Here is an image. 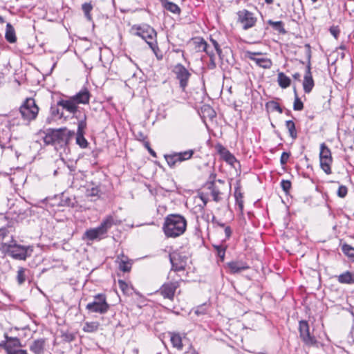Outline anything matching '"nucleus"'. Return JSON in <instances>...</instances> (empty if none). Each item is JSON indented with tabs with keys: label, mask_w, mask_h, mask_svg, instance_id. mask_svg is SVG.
I'll list each match as a JSON object with an SVG mask.
<instances>
[{
	"label": "nucleus",
	"mask_w": 354,
	"mask_h": 354,
	"mask_svg": "<svg viewBox=\"0 0 354 354\" xmlns=\"http://www.w3.org/2000/svg\"><path fill=\"white\" fill-rule=\"evenodd\" d=\"M74 136L75 132L66 127L48 129L43 140L46 145H53L56 150L65 149Z\"/></svg>",
	"instance_id": "1"
},
{
	"label": "nucleus",
	"mask_w": 354,
	"mask_h": 354,
	"mask_svg": "<svg viewBox=\"0 0 354 354\" xmlns=\"http://www.w3.org/2000/svg\"><path fill=\"white\" fill-rule=\"evenodd\" d=\"M187 229V220L178 214H171L165 218L162 230L167 238H176L183 235Z\"/></svg>",
	"instance_id": "2"
},
{
	"label": "nucleus",
	"mask_w": 354,
	"mask_h": 354,
	"mask_svg": "<svg viewBox=\"0 0 354 354\" xmlns=\"http://www.w3.org/2000/svg\"><path fill=\"white\" fill-rule=\"evenodd\" d=\"M120 223V221L115 218L113 216L108 215L102 220L98 227L87 230L84 236L90 241L101 240L106 237L108 231L113 225H117Z\"/></svg>",
	"instance_id": "3"
},
{
	"label": "nucleus",
	"mask_w": 354,
	"mask_h": 354,
	"mask_svg": "<svg viewBox=\"0 0 354 354\" xmlns=\"http://www.w3.org/2000/svg\"><path fill=\"white\" fill-rule=\"evenodd\" d=\"M3 248L7 254L14 259L26 260L28 257L30 256L32 252V248L30 245L25 246L16 243L12 241L10 243H4Z\"/></svg>",
	"instance_id": "4"
},
{
	"label": "nucleus",
	"mask_w": 354,
	"mask_h": 354,
	"mask_svg": "<svg viewBox=\"0 0 354 354\" xmlns=\"http://www.w3.org/2000/svg\"><path fill=\"white\" fill-rule=\"evenodd\" d=\"M110 308V305L106 301L104 294H97L93 297V301L86 306V309L89 313L105 314Z\"/></svg>",
	"instance_id": "5"
},
{
	"label": "nucleus",
	"mask_w": 354,
	"mask_h": 354,
	"mask_svg": "<svg viewBox=\"0 0 354 354\" xmlns=\"http://www.w3.org/2000/svg\"><path fill=\"white\" fill-rule=\"evenodd\" d=\"M39 108L33 98H27L21 105L19 113L24 120L29 122L36 118Z\"/></svg>",
	"instance_id": "6"
},
{
	"label": "nucleus",
	"mask_w": 354,
	"mask_h": 354,
	"mask_svg": "<svg viewBox=\"0 0 354 354\" xmlns=\"http://www.w3.org/2000/svg\"><path fill=\"white\" fill-rule=\"evenodd\" d=\"M299 337L307 346H318L319 342L310 333V326L307 321L301 320L299 322Z\"/></svg>",
	"instance_id": "7"
},
{
	"label": "nucleus",
	"mask_w": 354,
	"mask_h": 354,
	"mask_svg": "<svg viewBox=\"0 0 354 354\" xmlns=\"http://www.w3.org/2000/svg\"><path fill=\"white\" fill-rule=\"evenodd\" d=\"M319 161L320 167L322 170L326 174H330L332 173L330 166L333 162V158L330 149L324 142L320 145Z\"/></svg>",
	"instance_id": "8"
},
{
	"label": "nucleus",
	"mask_w": 354,
	"mask_h": 354,
	"mask_svg": "<svg viewBox=\"0 0 354 354\" xmlns=\"http://www.w3.org/2000/svg\"><path fill=\"white\" fill-rule=\"evenodd\" d=\"M305 48H306V55L308 59V64L306 66V70L304 77L303 81V88L304 91L306 93H309L313 90L315 83L313 78V75L311 73V68H310V59H311V50L310 46L308 44L305 45Z\"/></svg>",
	"instance_id": "9"
},
{
	"label": "nucleus",
	"mask_w": 354,
	"mask_h": 354,
	"mask_svg": "<svg viewBox=\"0 0 354 354\" xmlns=\"http://www.w3.org/2000/svg\"><path fill=\"white\" fill-rule=\"evenodd\" d=\"M133 30H136L135 35L140 37L148 44V42L156 41L157 32L153 28L147 24L134 26Z\"/></svg>",
	"instance_id": "10"
},
{
	"label": "nucleus",
	"mask_w": 354,
	"mask_h": 354,
	"mask_svg": "<svg viewBox=\"0 0 354 354\" xmlns=\"http://www.w3.org/2000/svg\"><path fill=\"white\" fill-rule=\"evenodd\" d=\"M19 124V122L15 119L8 120L5 128L0 130V147L1 149L11 147L10 145L12 138L11 128L15 124L18 125Z\"/></svg>",
	"instance_id": "11"
},
{
	"label": "nucleus",
	"mask_w": 354,
	"mask_h": 354,
	"mask_svg": "<svg viewBox=\"0 0 354 354\" xmlns=\"http://www.w3.org/2000/svg\"><path fill=\"white\" fill-rule=\"evenodd\" d=\"M173 72L176 75V78L179 82L180 88L183 91H185L186 87L188 85V82L191 77V73L182 64H176L174 66Z\"/></svg>",
	"instance_id": "12"
},
{
	"label": "nucleus",
	"mask_w": 354,
	"mask_h": 354,
	"mask_svg": "<svg viewBox=\"0 0 354 354\" xmlns=\"http://www.w3.org/2000/svg\"><path fill=\"white\" fill-rule=\"evenodd\" d=\"M238 22H239L243 29L248 30L252 28L256 24L257 21V17L254 13L248 11L246 9L239 10L237 12Z\"/></svg>",
	"instance_id": "13"
},
{
	"label": "nucleus",
	"mask_w": 354,
	"mask_h": 354,
	"mask_svg": "<svg viewBox=\"0 0 354 354\" xmlns=\"http://www.w3.org/2000/svg\"><path fill=\"white\" fill-rule=\"evenodd\" d=\"M179 286L180 282L178 281L165 283L160 288L158 292L164 298L169 299V300L173 301L175 292Z\"/></svg>",
	"instance_id": "14"
},
{
	"label": "nucleus",
	"mask_w": 354,
	"mask_h": 354,
	"mask_svg": "<svg viewBox=\"0 0 354 354\" xmlns=\"http://www.w3.org/2000/svg\"><path fill=\"white\" fill-rule=\"evenodd\" d=\"M225 268H227V272L230 274H236L250 269V267L246 261L242 259H236L227 263Z\"/></svg>",
	"instance_id": "15"
},
{
	"label": "nucleus",
	"mask_w": 354,
	"mask_h": 354,
	"mask_svg": "<svg viewBox=\"0 0 354 354\" xmlns=\"http://www.w3.org/2000/svg\"><path fill=\"white\" fill-rule=\"evenodd\" d=\"M187 258L179 252H174L169 254L171 270L175 272L184 270L187 264Z\"/></svg>",
	"instance_id": "16"
},
{
	"label": "nucleus",
	"mask_w": 354,
	"mask_h": 354,
	"mask_svg": "<svg viewBox=\"0 0 354 354\" xmlns=\"http://www.w3.org/2000/svg\"><path fill=\"white\" fill-rule=\"evenodd\" d=\"M215 178L216 174H212L209 176L210 180L206 183V187L210 191L213 201L215 202H219L221 200V198L220 197L221 192L215 185Z\"/></svg>",
	"instance_id": "17"
},
{
	"label": "nucleus",
	"mask_w": 354,
	"mask_h": 354,
	"mask_svg": "<svg viewBox=\"0 0 354 354\" xmlns=\"http://www.w3.org/2000/svg\"><path fill=\"white\" fill-rule=\"evenodd\" d=\"M57 106H62L63 109L73 115H75L78 112V106L71 97H70L68 100H59L57 102Z\"/></svg>",
	"instance_id": "18"
},
{
	"label": "nucleus",
	"mask_w": 354,
	"mask_h": 354,
	"mask_svg": "<svg viewBox=\"0 0 354 354\" xmlns=\"http://www.w3.org/2000/svg\"><path fill=\"white\" fill-rule=\"evenodd\" d=\"M71 97L77 106L79 104H87L89 103L91 93L86 88H84Z\"/></svg>",
	"instance_id": "19"
},
{
	"label": "nucleus",
	"mask_w": 354,
	"mask_h": 354,
	"mask_svg": "<svg viewBox=\"0 0 354 354\" xmlns=\"http://www.w3.org/2000/svg\"><path fill=\"white\" fill-rule=\"evenodd\" d=\"M216 149L221 156L229 164H233L237 162L235 156L232 154L229 150L224 147L222 145L218 144L216 145Z\"/></svg>",
	"instance_id": "20"
},
{
	"label": "nucleus",
	"mask_w": 354,
	"mask_h": 354,
	"mask_svg": "<svg viewBox=\"0 0 354 354\" xmlns=\"http://www.w3.org/2000/svg\"><path fill=\"white\" fill-rule=\"evenodd\" d=\"M260 53H252L250 54V55L249 56V58L254 61L256 64L257 66H259V67H261L263 68H266V69H268V68H270L272 65V62L271 61V59H268V58H266V57H261V58H259V57H256L255 56L257 55H259Z\"/></svg>",
	"instance_id": "21"
},
{
	"label": "nucleus",
	"mask_w": 354,
	"mask_h": 354,
	"mask_svg": "<svg viewBox=\"0 0 354 354\" xmlns=\"http://www.w3.org/2000/svg\"><path fill=\"white\" fill-rule=\"evenodd\" d=\"M116 262L118 263L119 269L124 272H129L131 269L132 263L127 257L124 254L118 255L117 257Z\"/></svg>",
	"instance_id": "22"
},
{
	"label": "nucleus",
	"mask_w": 354,
	"mask_h": 354,
	"mask_svg": "<svg viewBox=\"0 0 354 354\" xmlns=\"http://www.w3.org/2000/svg\"><path fill=\"white\" fill-rule=\"evenodd\" d=\"M5 338L7 339L6 351L8 354H9V351H15L13 349L14 348L22 346L20 340L17 337H11L5 334Z\"/></svg>",
	"instance_id": "23"
},
{
	"label": "nucleus",
	"mask_w": 354,
	"mask_h": 354,
	"mask_svg": "<svg viewBox=\"0 0 354 354\" xmlns=\"http://www.w3.org/2000/svg\"><path fill=\"white\" fill-rule=\"evenodd\" d=\"M169 335L173 347L178 350H182L183 344L182 342V337L180 334L175 332H169Z\"/></svg>",
	"instance_id": "24"
},
{
	"label": "nucleus",
	"mask_w": 354,
	"mask_h": 354,
	"mask_svg": "<svg viewBox=\"0 0 354 354\" xmlns=\"http://www.w3.org/2000/svg\"><path fill=\"white\" fill-rule=\"evenodd\" d=\"M45 341L44 339H38L35 340L30 349L35 354H41L44 352Z\"/></svg>",
	"instance_id": "25"
},
{
	"label": "nucleus",
	"mask_w": 354,
	"mask_h": 354,
	"mask_svg": "<svg viewBox=\"0 0 354 354\" xmlns=\"http://www.w3.org/2000/svg\"><path fill=\"white\" fill-rule=\"evenodd\" d=\"M5 38L10 44L15 43L17 41L15 28L10 23L6 24Z\"/></svg>",
	"instance_id": "26"
},
{
	"label": "nucleus",
	"mask_w": 354,
	"mask_h": 354,
	"mask_svg": "<svg viewBox=\"0 0 354 354\" xmlns=\"http://www.w3.org/2000/svg\"><path fill=\"white\" fill-rule=\"evenodd\" d=\"M164 158L168 165V166L171 169L175 168L178 164L180 163L178 160V158L176 153V152H174L170 154H165Z\"/></svg>",
	"instance_id": "27"
},
{
	"label": "nucleus",
	"mask_w": 354,
	"mask_h": 354,
	"mask_svg": "<svg viewBox=\"0 0 354 354\" xmlns=\"http://www.w3.org/2000/svg\"><path fill=\"white\" fill-rule=\"evenodd\" d=\"M214 250L216 252L217 257L219 258L221 262H223L225 257V252L227 248V245L223 242L219 245H212Z\"/></svg>",
	"instance_id": "28"
},
{
	"label": "nucleus",
	"mask_w": 354,
	"mask_h": 354,
	"mask_svg": "<svg viewBox=\"0 0 354 354\" xmlns=\"http://www.w3.org/2000/svg\"><path fill=\"white\" fill-rule=\"evenodd\" d=\"M162 3L165 9H166L167 10L177 15H179L180 13V8L177 4L169 1L168 0L162 1Z\"/></svg>",
	"instance_id": "29"
},
{
	"label": "nucleus",
	"mask_w": 354,
	"mask_h": 354,
	"mask_svg": "<svg viewBox=\"0 0 354 354\" xmlns=\"http://www.w3.org/2000/svg\"><path fill=\"white\" fill-rule=\"evenodd\" d=\"M337 277V281L340 283L343 284H353V280L352 278V272L350 271H346L340 274Z\"/></svg>",
	"instance_id": "30"
},
{
	"label": "nucleus",
	"mask_w": 354,
	"mask_h": 354,
	"mask_svg": "<svg viewBox=\"0 0 354 354\" xmlns=\"http://www.w3.org/2000/svg\"><path fill=\"white\" fill-rule=\"evenodd\" d=\"M195 152V149H188L180 152H176V153L180 162H182L190 160L193 157Z\"/></svg>",
	"instance_id": "31"
},
{
	"label": "nucleus",
	"mask_w": 354,
	"mask_h": 354,
	"mask_svg": "<svg viewBox=\"0 0 354 354\" xmlns=\"http://www.w3.org/2000/svg\"><path fill=\"white\" fill-rule=\"evenodd\" d=\"M277 82L280 87H281L282 88H286L288 86H290L291 80L283 72H280L278 73Z\"/></svg>",
	"instance_id": "32"
},
{
	"label": "nucleus",
	"mask_w": 354,
	"mask_h": 354,
	"mask_svg": "<svg viewBox=\"0 0 354 354\" xmlns=\"http://www.w3.org/2000/svg\"><path fill=\"white\" fill-rule=\"evenodd\" d=\"M98 322H86L84 323L82 330L86 333H94L99 328Z\"/></svg>",
	"instance_id": "33"
},
{
	"label": "nucleus",
	"mask_w": 354,
	"mask_h": 354,
	"mask_svg": "<svg viewBox=\"0 0 354 354\" xmlns=\"http://www.w3.org/2000/svg\"><path fill=\"white\" fill-rule=\"evenodd\" d=\"M286 127L288 130L289 135L292 139L295 140L297 138V132L295 122L291 120L286 121Z\"/></svg>",
	"instance_id": "34"
},
{
	"label": "nucleus",
	"mask_w": 354,
	"mask_h": 354,
	"mask_svg": "<svg viewBox=\"0 0 354 354\" xmlns=\"http://www.w3.org/2000/svg\"><path fill=\"white\" fill-rule=\"evenodd\" d=\"M148 45L149 48L152 50L156 58L158 60H161L163 57V55L158 46L157 40L148 42Z\"/></svg>",
	"instance_id": "35"
},
{
	"label": "nucleus",
	"mask_w": 354,
	"mask_h": 354,
	"mask_svg": "<svg viewBox=\"0 0 354 354\" xmlns=\"http://www.w3.org/2000/svg\"><path fill=\"white\" fill-rule=\"evenodd\" d=\"M268 24L270 25L275 30L278 31L279 33L285 34L286 33V30L284 28V24L283 21H274L271 19L268 21Z\"/></svg>",
	"instance_id": "36"
},
{
	"label": "nucleus",
	"mask_w": 354,
	"mask_h": 354,
	"mask_svg": "<svg viewBox=\"0 0 354 354\" xmlns=\"http://www.w3.org/2000/svg\"><path fill=\"white\" fill-rule=\"evenodd\" d=\"M80 120L77 122V129L76 134H84V130L86 128V115H81Z\"/></svg>",
	"instance_id": "37"
},
{
	"label": "nucleus",
	"mask_w": 354,
	"mask_h": 354,
	"mask_svg": "<svg viewBox=\"0 0 354 354\" xmlns=\"http://www.w3.org/2000/svg\"><path fill=\"white\" fill-rule=\"evenodd\" d=\"M80 120L77 122V129L76 134H84V130L86 128V115H81Z\"/></svg>",
	"instance_id": "38"
},
{
	"label": "nucleus",
	"mask_w": 354,
	"mask_h": 354,
	"mask_svg": "<svg viewBox=\"0 0 354 354\" xmlns=\"http://www.w3.org/2000/svg\"><path fill=\"white\" fill-rule=\"evenodd\" d=\"M27 271V269L19 267L17 270V274L16 277L17 282L18 285L21 286L24 283L26 279V272Z\"/></svg>",
	"instance_id": "39"
},
{
	"label": "nucleus",
	"mask_w": 354,
	"mask_h": 354,
	"mask_svg": "<svg viewBox=\"0 0 354 354\" xmlns=\"http://www.w3.org/2000/svg\"><path fill=\"white\" fill-rule=\"evenodd\" d=\"M194 44L198 51L206 50L209 48V44L202 37H196L194 39Z\"/></svg>",
	"instance_id": "40"
},
{
	"label": "nucleus",
	"mask_w": 354,
	"mask_h": 354,
	"mask_svg": "<svg viewBox=\"0 0 354 354\" xmlns=\"http://www.w3.org/2000/svg\"><path fill=\"white\" fill-rule=\"evenodd\" d=\"M342 252L347 256L348 258H350L353 261H354V248L351 245L344 243L342 245Z\"/></svg>",
	"instance_id": "41"
},
{
	"label": "nucleus",
	"mask_w": 354,
	"mask_h": 354,
	"mask_svg": "<svg viewBox=\"0 0 354 354\" xmlns=\"http://www.w3.org/2000/svg\"><path fill=\"white\" fill-rule=\"evenodd\" d=\"M266 108L272 111H277L279 113H283V109L280 106L279 104L273 100L268 102L266 104Z\"/></svg>",
	"instance_id": "42"
},
{
	"label": "nucleus",
	"mask_w": 354,
	"mask_h": 354,
	"mask_svg": "<svg viewBox=\"0 0 354 354\" xmlns=\"http://www.w3.org/2000/svg\"><path fill=\"white\" fill-rule=\"evenodd\" d=\"M234 197L236 203L238 205L239 209L242 210L243 208V196L239 187L235 189Z\"/></svg>",
	"instance_id": "43"
},
{
	"label": "nucleus",
	"mask_w": 354,
	"mask_h": 354,
	"mask_svg": "<svg viewBox=\"0 0 354 354\" xmlns=\"http://www.w3.org/2000/svg\"><path fill=\"white\" fill-rule=\"evenodd\" d=\"M295 93V101L293 103V109L295 111H301L304 109V104L301 102V99L298 97L297 90L294 88Z\"/></svg>",
	"instance_id": "44"
},
{
	"label": "nucleus",
	"mask_w": 354,
	"mask_h": 354,
	"mask_svg": "<svg viewBox=\"0 0 354 354\" xmlns=\"http://www.w3.org/2000/svg\"><path fill=\"white\" fill-rule=\"evenodd\" d=\"M82 11L84 13V16L87 19V20L92 21V17L91 15V11L93 10L92 5L89 3H84L82 6Z\"/></svg>",
	"instance_id": "45"
},
{
	"label": "nucleus",
	"mask_w": 354,
	"mask_h": 354,
	"mask_svg": "<svg viewBox=\"0 0 354 354\" xmlns=\"http://www.w3.org/2000/svg\"><path fill=\"white\" fill-rule=\"evenodd\" d=\"M76 143L82 149L87 147L88 142L84 138V134H76Z\"/></svg>",
	"instance_id": "46"
},
{
	"label": "nucleus",
	"mask_w": 354,
	"mask_h": 354,
	"mask_svg": "<svg viewBox=\"0 0 354 354\" xmlns=\"http://www.w3.org/2000/svg\"><path fill=\"white\" fill-rule=\"evenodd\" d=\"M59 106H51L50 112L51 115L53 118H57L59 119H61L64 116L63 112H60L59 109L58 108Z\"/></svg>",
	"instance_id": "47"
},
{
	"label": "nucleus",
	"mask_w": 354,
	"mask_h": 354,
	"mask_svg": "<svg viewBox=\"0 0 354 354\" xmlns=\"http://www.w3.org/2000/svg\"><path fill=\"white\" fill-rule=\"evenodd\" d=\"M209 41L212 43V46H214V48L215 50L216 51V53L218 54L219 57L221 59H222V49H221L219 44L218 43V41L216 39H214V38H212V37H210Z\"/></svg>",
	"instance_id": "48"
},
{
	"label": "nucleus",
	"mask_w": 354,
	"mask_h": 354,
	"mask_svg": "<svg viewBox=\"0 0 354 354\" xmlns=\"http://www.w3.org/2000/svg\"><path fill=\"white\" fill-rule=\"evenodd\" d=\"M118 286L124 294L129 293L130 288L129 285L123 280H118Z\"/></svg>",
	"instance_id": "49"
},
{
	"label": "nucleus",
	"mask_w": 354,
	"mask_h": 354,
	"mask_svg": "<svg viewBox=\"0 0 354 354\" xmlns=\"http://www.w3.org/2000/svg\"><path fill=\"white\" fill-rule=\"evenodd\" d=\"M281 187L285 193H288L291 188V183L288 180H282L281 181Z\"/></svg>",
	"instance_id": "50"
},
{
	"label": "nucleus",
	"mask_w": 354,
	"mask_h": 354,
	"mask_svg": "<svg viewBox=\"0 0 354 354\" xmlns=\"http://www.w3.org/2000/svg\"><path fill=\"white\" fill-rule=\"evenodd\" d=\"M100 190L98 187H93L86 190V195L88 196H97Z\"/></svg>",
	"instance_id": "51"
},
{
	"label": "nucleus",
	"mask_w": 354,
	"mask_h": 354,
	"mask_svg": "<svg viewBox=\"0 0 354 354\" xmlns=\"http://www.w3.org/2000/svg\"><path fill=\"white\" fill-rule=\"evenodd\" d=\"M348 192L347 187L344 185H340L337 190V196L340 198H344Z\"/></svg>",
	"instance_id": "52"
},
{
	"label": "nucleus",
	"mask_w": 354,
	"mask_h": 354,
	"mask_svg": "<svg viewBox=\"0 0 354 354\" xmlns=\"http://www.w3.org/2000/svg\"><path fill=\"white\" fill-rule=\"evenodd\" d=\"M290 155L291 154L290 152L283 151L282 153L281 158H280V163L281 165H285L288 162V160Z\"/></svg>",
	"instance_id": "53"
},
{
	"label": "nucleus",
	"mask_w": 354,
	"mask_h": 354,
	"mask_svg": "<svg viewBox=\"0 0 354 354\" xmlns=\"http://www.w3.org/2000/svg\"><path fill=\"white\" fill-rule=\"evenodd\" d=\"M62 337L64 341L67 342H73L75 339V335L71 333H64L62 334Z\"/></svg>",
	"instance_id": "54"
},
{
	"label": "nucleus",
	"mask_w": 354,
	"mask_h": 354,
	"mask_svg": "<svg viewBox=\"0 0 354 354\" xmlns=\"http://www.w3.org/2000/svg\"><path fill=\"white\" fill-rule=\"evenodd\" d=\"M215 59V55H211V57H209V62L207 64V67L209 69L213 70L216 67Z\"/></svg>",
	"instance_id": "55"
},
{
	"label": "nucleus",
	"mask_w": 354,
	"mask_h": 354,
	"mask_svg": "<svg viewBox=\"0 0 354 354\" xmlns=\"http://www.w3.org/2000/svg\"><path fill=\"white\" fill-rule=\"evenodd\" d=\"M194 313L197 315H205L206 313V309L204 306H198Z\"/></svg>",
	"instance_id": "56"
},
{
	"label": "nucleus",
	"mask_w": 354,
	"mask_h": 354,
	"mask_svg": "<svg viewBox=\"0 0 354 354\" xmlns=\"http://www.w3.org/2000/svg\"><path fill=\"white\" fill-rule=\"evenodd\" d=\"M224 232H225V239L223 241V242L225 241L227 239H229L232 233V229L230 226L225 227Z\"/></svg>",
	"instance_id": "57"
},
{
	"label": "nucleus",
	"mask_w": 354,
	"mask_h": 354,
	"mask_svg": "<svg viewBox=\"0 0 354 354\" xmlns=\"http://www.w3.org/2000/svg\"><path fill=\"white\" fill-rule=\"evenodd\" d=\"M330 32L332 35H333L335 38H337L339 33V31L337 29H336L335 28H330Z\"/></svg>",
	"instance_id": "58"
},
{
	"label": "nucleus",
	"mask_w": 354,
	"mask_h": 354,
	"mask_svg": "<svg viewBox=\"0 0 354 354\" xmlns=\"http://www.w3.org/2000/svg\"><path fill=\"white\" fill-rule=\"evenodd\" d=\"M9 354H28L26 350L19 349L14 351H9Z\"/></svg>",
	"instance_id": "59"
},
{
	"label": "nucleus",
	"mask_w": 354,
	"mask_h": 354,
	"mask_svg": "<svg viewBox=\"0 0 354 354\" xmlns=\"http://www.w3.org/2000/svg\"><path fill=\"white\" fill-rule=\"evenodd\" d=\"M212 223L216 224L218 226L221 227H223L225 228V227H226V225H225V223H221L218 221L216 220V218L214 216H213L212 217Z\"/></svg>",
	"instance_id": "60"
},
{
	"label": "nucleus",
	"mask_w": 354,
	"mask_h": 354,
	"mask_svg": "<svg viewBox=\"0 0 354 354\" xmlns=\"http://www.w3.org/2000/svg\"><path fill=\"white\" fill-rule=\"evenodd\" d=\"M200 198L203 201L204 206H205L208 202V198H207V196H205L203 194H201L200 196Z\"/></svg>",
	"instance_id": "61"
},
{
	"label": "nucleus",
	"mask_w": 354,
	"mask_h": 354,
	"mask_svg": "<svg viewBox=\"0 0 354 354\" xmlns=\"http://www.w3.org/2000/svg\"><path fill=\"white\" fill-rule=\"evenodd\" d=\"M81 115H86V113L84 112H82L80 110V107L78 106V112L77 113L75 114V115H73V117L76 118L78 120H80V116Z\"/></svg>",
	"instance_id": "62"
},
{
	"label": "nucleus",
	"mask_w": 354,
	"mask_h": 354,
	"mask_svg": "<svg viewBox=\"0 0 354 354\" xmlns=\"http://www.w3.org/2000/svg\"><path fill=\"white\" fill-rule=\"evenodd\" d=\"M203 52H205L207 55L209 56V57H211V55H215L213 50H210L209 46V48H207L206 50H203Z\"/></svg>",
	"instance_id": "63"
},
{
	"label": "nucleus",
	"mask_w": 354,
	"mask_h": 354,
	"mask_svg": "<svg viewBox=\"0 0 354 354\" xmlns=\"http://www.w3.org/2000/svg\"><path fill=\"white\" fill-rule=\"evenodd\" d=\"M148 151L152 156L156 157V153L150 147V146H148Z\"/></svg>",
	"instance_id": "64"
}]
</instances>
